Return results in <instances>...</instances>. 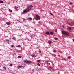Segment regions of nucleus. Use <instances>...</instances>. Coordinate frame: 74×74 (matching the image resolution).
Here are the masks:
<instances>
[{"instance_id": "obj_1", "label": "nucleus", "mask_w": 74, "mask_h": 74, "mask_svg": "<svg viewBox=\"0 0 74 74\" xmlns=\"http://www.w3.org/2000/svg\"><path fill=\"white\" fill-rule=\"evenodd\" d=\"M32 7H33L32 5H30L29 6H28L25 10H24L23 12V13H26L27 12H29L30 10H31V8Z\"/></svg>"}, {"instance_id": "obj_2", "label": "nucleus", "mask_w": 74, "mask_h": 74, "mask_svg": "<svg viewBox=\"0 0 74 74\" xmlns=\"http://www.w3.org/2000/svg\"><path fill=\"white\" fill-rule=\"evenodd\" d=\"M36 17L35 18V19L36 21H38V20H40V16L37 14H36Z\"/></svg>"}, {"instance_id": "obj_3", "label": "nucleus", "mask_w": 74, "mask_h": 74, "mask_svg": "<svg viewBox=\"0 0 74 74\" xmlns=\"http://www.w3.org/2000/svg\"><path fill=\"white\" fill-rule=\"evenodd\" d=\"M62 32L63 34H65L66 36H69V33L68 32L63 30H62Z\"/></svg>"}, {"instance_id": "obj_4", "label": "nucleus", "mask_w": 74, "mask_h": 74, "mask_svg": "<svg viewBox=\"0 0 74 74\" xmlns=\"http://www.w3.org/2000/svg\"><path fill=\"white\" fill-rule=\"evenodd\" d=\"M26 62L27 63H32V61H31L27 60L26 61Z\"/></svg>"}, {"instance_id": "obj_5", "label": "nucleus", "mask_w": 74, "mask_h": 74, "mask_svg": "<svg viewBox=\"0 0 74 74\" xmlns=\"http://www.w3.org/2000/svg\"><path fill=\"white\" fill-rule=\"evenodd\" d=\"M12 39L14 40V41H15V40H16V38H15V37L13 36Z\"/></svg>"}, {"instance_id": "obj_6", "label": "nucleus", "mask_w": 74, "mask_h": 74, "mask_svg": "<svg viewBox=\"0 0 74 74\" xmlns=\"http://www.w3.org/2000/svg\"><path fill=\"white\" fill-rule=\"evenodd\" d=\"M48 43L49 44H52V41H51L49 40L48 42Z\"/></svg>"}, {"instance_id": "obj_7", "label": "nucleus", "mask_w": 74, "mask_h": 74, "mask_svg": "<svg viewBox=\"0 0 74 74\" xmlns=\"http://www.w3.org/2000/svg\"><path fill=\"white\" fill-rule=\"evenodd\" d=\"M67 29H69V30H71V28L70 27H68Z\"/></svg>"}, {"instance_id": "obj_8", "label": "nucleus", "mask_w": 74, "mask_h": 74, "mask_svg": "<svg viewBox=\"0 0 74 74\" xmlns=\"http://www.w3.org/2000/svg\"><path fill=\"white\" fill-rule=\"evenodd\" d=\"M18 68H22V67H23V66H18Z\"/></svg>"}, {"instance_id": "obj_9", "label": "nucleus", "mask_w": 74, "mask_h": 74, "mask_svg": "<svg viewBox=\"0 0 74 74\" xmlns=\"http://www.w3.org/2000/svg\"><path fill=\"white\" fill-rule=\"evenodd\" d=\"M6 24L8 25H10V23H9V22H6Z\"/></svg>"}, {"instance_id": "obj_10", "label": "nucleus", "mask_w": 74, "mask_h": 74, "mask_svg": "<svg viewBox=\"0 0 74 74\" xmlns=\"http://www.w3.org/2000/svg\"><path fill=\"white\" fill-rule=\"evenodd\" d=\"M37 63H40V60H38L37 61Z\"/></svg>"}, {"instance_id": "obj_11", "label": "nucleus", "mask_w": 74, "mask_h": 74, "mask_svg": "<svg viewBox=\"0 0 74 74\" xmlns=\"http://www.w3.org/2000/svg\"><path fill=\"white\" fill-rule=\"evenodd\" d=\"M53 69V67H50L49 68V70H51V69Z\"/></svg>"}, {"instance_id": "obj_12", "label": "nucleus", "mask_w": 74, "mask_h": 74, "mask_svg": "<svg viewBox=\"0 0 74 74\" xmlns=\"http://www.w3.org/2000/svg\"><path fill=\"white\" fill-rule=\"evenodd\" d=\"M27 19H29V20H30L31 21H32V18H31V17L28 18H27Z\"/></svg>"}, {"instance_id": "obj_13", "label": "nucleus", "mask_w": 74, "mask_h": 74, "mask_svg": "<svg viewBox=\"0 0 74 74\" xmlns=\"http://www.w3.org/2000/svg\"><path fill=\"white\" fill-rule=\"evenodd\" d=\"M31 56H32V58H34V57L35 56V55L34 54H32L31 55Z\"/></svg>"}, {"instance_id": "obj_14", "label": "nucleus", "mask_w": 74, "mask_h": 74, "mask_svg": "<svg viewBox=\"0 0 74 74\" xmlns=\"http://www.w3.org/2000/svg\"><path fill=\"white\" fill-rule=\"evenodd\" d=\"M5 40L6 41H7L8 42H10V40L8 39H5Z\"/></svg>"}, {"instance_id": "obj_15", "label": "nucleus", "mask_w": 74, "mask_h": 74, "mask_svg": "<svg viewBox=\"0 0 74 74\" xmlns=\"http://www.w3.org/2000/svg\"><path fill=\"white\" fill-rule=\"evenodd\" d=\"M18 58H22V56H18Z\"/></svg>"}, {"instance_id": "obj_16", "label": "nucleus", "mask_w": 74, "mask_h": 74, "mask_svg": "<svg viewBox=\"0 0 74 74\" xmlns=\"http://www.w3.org/2000/svg\"><path fill=\"white\" fill-rule=\"evenodd\" d=\"M46 34H48V35L49 34V32H46Z\"/></svg>"}, {"instance_id": "obj_17", "label": "nucleus", "mask_w": 74, "mask_h": 74, "mask_svg": "<svg viewBox=\"0 0 74 74\" xmlns=\"http://www.w3.org/2000/svg\"><path fill=\"white\" fill-rule=\"evenodd\" d=\"M50 34L52 35V34H53V32H50Z\"/></svg>"}, {"instance_id": "obj_18", "label": "nucleus", "mask_w": 74, "mask_h": 74, "mask_svg": "<svg viewBox=\"0 0 74 74\" xmlns=\"http://www.w3.org/2000/svg\"><path fill=\"white\" fill-rule=\"evenodd\" d=\"M9 11H10V12H12V10H11V9H9Z\"/></svg>"}, {"instance_id": "obj_19", "label": "nucleus", "mask_w": 74, "mask_h": 74, "mask_svg": "<svg viewBox=\"0 0 74 74\" xmlns=\"http://www.w3.org/2000/svg\"><path fill=\"white\" fill-rule=\"evenodd\" d=\"M3 1L0 0V3H3Z\"/></svg>"}, {"instance_id": "obj_20", "label": "nucleus", "mask_w": 74, "mask_h": 74, "mask_svg": "<svg viewBox=\"0 0 74 74\" xmlns=\"http://www.w3.org/2000/svg\"><path fill=\"white\" fill-rule=\"evenodd\" d=\"M10 67H12V64H10Z\"/></svg>"}, {"instance_id": "obj_21", "label": "nucleus", "mask_w": 74, "mask_h": 74, "mask_svg": "<svg viewBox=\"0 0 74 74\" xmlns=\"http://www.w3.org/2000/svg\"><path fill=\"white\" fill-rule=\"evenodd\" d=\"M3 69L5 70H6V67L4 66Z\"/></svg>"}, {"instance_id": "obj_22", "label": "nucleus", "mask_w": 74, "mask_h": 74, "mask_svg": "<svg viewBox=\"0 0 74 74\" xmlns=\"http://www.w3.org/2000/svg\"><path fill=\"white\" fill-rule=\"evenodd\" d=\"M17 47H18V48H20V47H21V45H18L17 46Z\"/></svg>"}, {"instance_id": "obj_23", "label": "nucleus", "mask_w": 74, "mask_h": 74, "mask_svg": "<svg viewBox=\"0 0 74 74\" xmlns=\"http://www.w3.org/2000/svg\"><path fill=\"white\" fill-rule=\"evenodd\" d=\"M54 39L56 40H58V38H54Z\"/></svg>"}, {"instance_id": "obj_24", "label": "nucleus", "mask_w": 74, "mask_h": 74, "mask_svg": "<svg viewBox=\"0 0 74 74\" xmlns=\"http://www.w3.org/2000/svg\"><path fill=\"white\" fill-rule=\"evenodd\" d=\"M50 15H53V14H52V13L51 12H50Z\"/></svg>"}, {"instance_id": "obj_25", "label": "nucleus", "mask_w": 74, "mask_h": 74, "mask_svg": "<svg viewBox=\"0 0 74 74\" xmlns=\"http://www.w3.org/2000/svg\"><path fill=\"white\" fill-rule=\"evenodd\" d=\"M39 53H41V51L40 49L39 50Z\"/></svg>"}, {"instance_id": "obj_26", "label": "nucleus", "mask_w": 74, "mask_h": 74, "mask_svg": "<svg viewBox=\"0 0 74 74\" xmlns=\"http://www.w3.org/2000/svg\"><path fill=\"white\" fill-rule=\"evenodd\" d=\"M37 65L38 66H40V64H39V63H38L37 64Z\"/></svg>"}, {"instance_id": "obj_27", "label": "nucleus", "mask_w": 74, "mask_h": 74, "mask_svg": "<svg viewBox=\"0 0 74 74\" xmlns=\"http://www.w3.org/2000/svg\"><path fill=\"white\" fill-rule=\"evenodd\" d=\"M70 5H71V4H73V3L72 2H71L70 3Z\"/></svg>"}, {"instance_id": "obj_28", "label": "nucleus", "mask_w": 74, "mask_h": 74, "mask_svg": "<svg viewBox=\"0 0 74 74\" xmlns=\"http://www.w3.org/2000/svg\"><path fill=\"white\" fill-rule=\"evenodd\" d=\"M71 24H73V25H74V23H73V22H71Z\"/></svg>"}, {"instance_id": "obj_29", "label": "nucleus", "mask_w": 74, "mask_h": 74, "mask_svg": "<svg viewBox=\"0 0 74 74\" xmlns=\"http://www.w3.org/2000/svg\"><path fill=\"white\" fill-rule=\"evenodd\" d=\"M55 32H58V30L57 29H56Z\"/></svg>"}, {"instance_id": "obj_30", "label": "nucleus", "mask_w": 74, "mask_h": 74, "mask_svg": "<svg viewBox=\"0 0 74 74\" xmlns=\"http://www.w3.org/2000/svg\"><path fill=\"white\" fill-rule=\"evenodd\" d=\"M11 47L12 48H13V47H14V45H11Z\"/></svg>"}, {"instance_id": "obj_31", "label": "nucleus", "mask_w": 74, "mask_h": 74, "mask_svg": "<svg viewBox=\"0 0 74 74\" xmlns=\"http://www.w3.org/2000/svg\"><path fill=\"white\" fill-rule=\"evenodd\" d=\"M70 56H69L68 57V59H70Z\"/></svg>"}, {"instance_id": "obj_32", "label": "nucleus", "mask_w": 74, "mask_h": 74, "mask_svg": "<svg viewBox=\"0 0 74 74\" xmlns=\"http://www.w3.org/2000/svg\"><path fill=\"white\" fill-rule=\"evenodd\" d=\"M23 21H26V19H24V18H23Z\"/></svg>"}, {"instance_id": "obj_33", "label": "nucleus", "mask_w": 74, "mask_h": 74, "mask_svg": "<svg viewBox=\"0 0 74 74\" xmlns=\"http://www.w3.org/2000/svg\"><path fill=\"white\" fill-rule=\"evenodd\" d=\"M32 71H33V72H34V69H32Z\"/></svg>"}, {"instance_id": "obj_34", "label": "nucleus", "mask_w": 74, "mask_h": 74, "mask_svg": "<svg viewBox=\"0 0 74 74\" xmlns=\"http://www.w3.org/2000/svg\"><path fill=\"white\" fill-rule=\"evenodd\" d=\"M53 52H56V51H55V50H53Z\"/></svg>"}, {"instance_id": "obj_35", "label": "nucleus", "mask_w": 74, "mask_h": 74, "mask_svg": "<svg viewBox=\"0 0 74 74\" xmlns=\"http://www.w3.org/2000/svg\"><path fill=\"white\" fill-rule=\"evenodd\" d=\"M58 56L59 57H60V55H58Z\"/></svg>"}, {"instance_id": "obj_36", "label": "nucleus", "mask_w": 74, "mask_h": 74, "mask_svg": "<svg viewBox=\"0 0 74 74\" xmlns=\"http://www.w3.org/2000/svg\"><path fill=\"white\" fill-rule=\"evenodd\" d=\"M15 9L16 10H17V8H15Z\"/></svg>"}, {"instance_id": "obj_37", "label": "nucleus", "mask_w": 74, "mask_h": 74, "mask_svg": "<svg viewBox=\"0 0 74 74\" xmlns=\"http://www.w3.org/2000/svg\"><path fill=\"white\" fill-rule=\"evenodd\" d=\"M74 42V39L72 40Z\"/></svg>"}, {"instance_id": "obj_38", "label": "nucleus", "mask_w": 74, "mask_h": 74, "mask_svg": "<svg viewBox=\"0 0 74 74\" xmlns=\"http://www.w3.org/2000/svg\"><path fill=\"white\" fill-rule=\"evenodd\" d=\"M70 26H73V25H71Z\"/></svg>"}, {"instance_id": "obj_39", "label": "nucleus", "mask_w": 74, "mask_h": 74, "mask_svg": "<svg viewBox=\"0 0 74 74\" xmlns=\"http://www.w3.org/2000/svg\"><path fill=\"white\" fill-rule=\"evenodd\" d=\"M69 25H71V24H70V23H69Z\"/></svg>"}, {"instance_id": "obj_40", "label": "nucleus", "mask_w": 74, "mask_h": 74, "mask_svg": "<svg viewBox=\"0 0 74 74\" xmlns=\"http://www.w3.org/2000/svg\"><path fill=\"white\" fill-rule=\"evenodd\" d=\"M30 0V1H32V0Z\"/></svg>"}, {"instance_id": "obj_41", "label": "nucleus", "mask_w": 74, "mask_h": 74, "mask_svg": "<svg viewBox=\"0 0 74 74\" xmlns=\"http://www.w3.org/2000/svg\"><path fill=\"white\" fill-rule=\"evenodd\" d=\"M73 26H74V23H73Z\"/></svg>"}]
</instances>
